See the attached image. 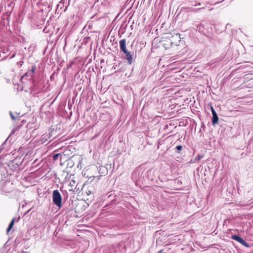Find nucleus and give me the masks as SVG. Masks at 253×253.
Segmentation results:
<instances>
[{"label": "nucleus", "instance_id": "nucleus-19", "mask_svg": "<svg viewBox=\"0 0 253 253\" xmlns=\"http://www.w3.org/2000/svg\"><path fill=\"white\" fill-rule=\"evenodd\" d=\"M62 154L61 153H56L53 155L52 158L54 161H56L58 159L59 157H60L61 159Z\"/></svg>", "mask_w": 253, "mask_h": 253}, {"label": "nucleus", "instance_id": "nucleus-8", "mask_svg": "<svg viewBox=\"0 0 253 253\" xmlns=\"http://www.w3.org/2000/svg\"><path fill=\"white\" fill-rule=\"evenodd\" d=\"M62 197L58 190H54L52 193V202L58 208L60 209L62 205Z\"/></svg>", "mask_w": 253, "mask_h": 253}, {"label": "nucleus", "instance_id": "nucleus-26", "mask_svg": "<svg viewBox=\"0 0 253 253\" xmlns=\"http://www.w3.org/2000/svg\"><path fill=\"white\" fill-rule=\"evenodd\" d=\"M78 190H79V188L77 189V187H76L74 190L72 188H71V189H69V190L70 191H76V192H78Z\"/></svg>", "mask_w": 253, "mask_h": 253}, {"label": "nucleus", "instance_id": "nucleus-5", "mask_svg": "<svg viewBox=\"0 0 253 253\" xmlns=\"http://www.w3.org/2000/svg\"><path fill=\"white\" fill-rule=\"evenodd\" d=\"M14 189L13 184L10 181L1 180L0 181V193L7 194L11 192Z\"/></svg>", "mask_w": 253, "mask_h": 253}, {"label": "nucleus", "instance_id": "nucleus-12", "mask_svg": "<svg viewBox=\"0 0 253 253\" xmlns=\"http://www.w3.org/2000/svg\"><path fill=\"white\" fill-rule=\"evenodd\" d=\"M212 124L213 126L215 124H217L218 122V117L217 114L216 113V111H213L212 113Z\"/></svg>", "mask_w": 253, "mask_h": 253}, {"label": "nucleus", "instance_id": "nucleus-15", "mask_svg": "<svg viewBox=\"0 0 253 253\" xmlns=\"http://www.w3.org/2000/svg\"><path fill=\"white\" fill-rule=\"evenodd\" d=\"M67 3V0H61L59 3L57 5V9H56V10H57V9H62L64 6H65V4H66Z\"/></svg>", "mask_w": 253, "mask_h": 253}, {"label": "nucleus", "instance_id": "nucleus-20", "mask_svg": "<svg viewBox=\"0 0 253 253\" xmlns=\"http://www.w3.org/2000/svg\"><path fill=\"white\" fill-rule=\"evenodd\" d=\"M28 78L27 79L28 80H30V73L28 71L27 72H26L22 77H21V81H22L23 80H24L26 78Z\"/></svg>", "mask_w": 253, "mask_h": 253}, {"label": "nucleus", "instance_id": "nucleus-2", "mask_svg": "<svg viewBox=\"0 0 253 253\" xmlns=\"http://www.w3.org/2000/svg\"><path fill=\"white\" fill-rule=\"evenodd\" d=\"M145 173V164H141L138 167L136 168L133 171L131 174V178L135 182L136 185L138 182H146L144 176Z\"/></svg>", "mask_w": 253, "mask_h": 253}, {"label": "nucleus", "instance_id": "nucleus-23", "mask_svg": "<svg viewBox=\"0 0 253 253\" xmlns=\"http://www.w3.org/2000/svg\"><path fill=\"white\" fill-rule=\"evenodd\" d=\"M75 181L74 180H72L68 184V186L71 187V188H72V187L75 186Z\"/></svg>", "mask_w": 253, "mask_h": 253}, {"label": "nucleus", "instance_id": "nucleus-30", "mask_svg": "<svg viewBox=\"0 0 253 253\" xmlns=\"http://www.w3.org/2000/svg\"><path fill=\"white\" fill-rule=\"evenodd\" d=\"M84 253V251H80L79 250L77 251L76 252H75L74 253Z\"/></svg>", "mask_w": 253, "mask_h": 253}, {"label": "nucleus", "instance_id": "nucleus-16", "mask_svg": "<svg viewBox=\"0 0 253 253\" xmlns=\"http://www.w3.org/2000/svg\"><path fill=\"white\" fill-rule=\"evenodd\" d=\"M36 69V66L35 65L32 66L31 69L28 71L30 73V80L33 79V78L34 77V73H35Z\"/></svg>", "mask_w": 253, "mask_h": 253}, {"label": "nucleus", "instance_id": "nucleus-6", "mask_svg": "<svg viewBox=\"0 0 253 253\" xmlns=\"http://www.w3.org/2000/svg\"><path fill=\"white\" fill-rule=\"evenodd\" d=\"M144 176L146 182L149 180L153 181L156 177V170L154 168H148L145 164Z\"/></svg>", "mask_w": 253, "mask_h": 253}, {"label": "nucleus", "instance_id": "nucleus-11", "mask_svg": "<svg viewBox=\"0 0 253 253\" xmlns=\"http://www.w3.org/2000/svg\"><path fill=\"white\" fill-rule=\"evenodd\" d=\"M57 242L58 244H59L60 246L62 247H68V246H71V248H73L72 247V245H74L73 244L71 243L69 241H66L63 240V239H59L57 240Z\"/></svg>", "mask_w": 253, "mask_h": 253}, {"label": "nucleus", "instance_id": "nucleus-21", "mask_svg": "<svg viewBox=\"0 0 253 253\" xmlns=\"http://www.w3.org/2000/svg\"><path fill=\"white\" fill-rule=\"evenodd\" d=\"M182 149V145H178L175 147V152L177 153H179L180 151Z\"/></svg>", "mask_w": 253, "mask_h": 253}, {"label": "nucleus", "instance_id": "nucleus-35", "mask_svg": "<svg viewBox=\"0 0 253 253\" xmlns=\"http://www.w3.org/2000/svg\"><path fill=\"white\" fill-rule=\"evenodd\" d=\"M58 149H57V150H55V151H54V152H58Z\"/></svg>", "mask_w": 253, "mask_h": 253}, {"label": "nucleus", "instance_id": "nucleus-27", "mask_svg": "<svg viewBox=\"0 0 253 253\" xmlns=\"http://www.w3.org/2000/svg\"><path fill=\"white\" fill-rule=\"evenodd\" d=\"M20 217L19 216L17 218L14 217V218H12V219H14V222L15 221L16 222H18L19 221V220L20 219Z\"/></svg>", "mask_w": 253, "mask_h": 253}, {"label": "nucleus", "instance_id": "nucleus-10", "mask_svg": "<svg viewBox=\"0 0 253 253\" xmlns=\"http://www.w3.org/2000/svg\"><path fill=\"white\" fill-rule=\"evenodd\" d=\"M231 238L233 240H234L246 247H251L253 246V244L251 243H248L246 242L245 240H244L241 237H240L239 235L235 234L231 236Z\"/></svg>", "mask_w": 253, "mask_h": 253}, {"label": "nucleus", "instance_id": "nucleus-4", "mask_svg": "<svg viewBox=\"0 0 253 253\" xmlns=\"http://www.w3.org/2000/svg\"><path fill=\"white\" fill-rule=\"evenodd\" d=\"M197 30L202 34L208 36L212 32V25L208 22H203L197 26Z\"/></svg>", "mask_w": 253, "mask_h": 253}, {"label": "nucleus", "instance_id": "nucleus-28", "mask_svg": "<svg viewBox=\"0 0 253 253\" xmlns=\"http://www.w3.org/2000/svg\"><path fill=\"white\" fill-rule=\"evenodd\" d=\"M23 63H24V62H23V61H20L18 62L17 63V64H18V65H20V66H22V65H23Z\"/></svg>", "mask_w": 253, "mask_h": 253}, {"label": "nucleus", "instance_id": "nucleus-17", "mask_svg": "<svg viewBox=\"0 0 253 253\" xmlns=\"http://www.w3.org/2000/svg\"><path fill=\"white\" fill-rule=\"evenodd\" d=\"M204 157V156L202 155H198L194 159V161H193L192 160H191L190 162V163H195L196 162V161H199L200 160H201L202 158H203Z\"/></svg>", "mask_w": 253, "mask_h": 253}, {"label": "nucleus", "instance_id": "nucleus-13", "mask_svg": "<svg viewBox=\"0 0 253 253\" xmlns=\"http://www.w3.org/2000/svg\"><path fill=\"white\" fill-rule=\"evenodd\" d=\"M50 138V134H43L41 138V141L42 143H44L48 140Z\"/></svg>", "mask_w": 253, "mask_h": 253}, {"label": "nucleus", "instance_id": "nucleus-25", "mask_svg": "<svg viewBox=\"0 0 253 253\" xmlns=\"http://www.w3.org/2000/svg\"><path fill=\"white\" fill-rule=\"evenodd\" d=\"M9 115L10 116V117L12 120H15L16 119L15 117L13 114L12 112L11 111H9Z\"/></svg>", "mask_w": 253, "mask_h": 253}, {"label": "nucleus", "instance_id": "nucleus-24", "mask_svg": "<svg viewBox=\"0 0 253 253\" xmlns=\"http://www.w3.org/2000/svg\"><path fill=\"white\" fill-rule=\"evenodd\" d=\"M245 76L246 77V79H250L251 80H253V74H247Z\"/></svg>", "mask_w": 253, "mask_h": 253}, {"label": "nucleus", "instance_id": "nucleus-31", "mask_svg": "<svg viewBox=\"0 0 253 253\" xmlns=\"http://www.w3.org/2000/svg\"><path fill=\"white\" fill-rule=\"evenodd\" d=\"M15 56V53H13L12 54L10 57H9V59H12L13 58H14V57Z\"/></svg>", "mask_w": 253, "mask_h": 253}, {"label": "nucleus", "instance_id": "nucleus-32", "mask_svg": "<svg viewBox=\"0 0 253 253\" xmlns=\"http://www.w3.org/2000/svg\"><path fill=\"white\" fill-rule=\"evenodd\" d=\"M163 252V250H161L160 251H159L158 253H162V252Z\"/></svg>", "mask_w": 253, "mask_h": 253}, {"label": "nucleus", "instance_id": "nucleus-33", "mask_svg": "<svg viewBox=\"0 0 253 253\" xmlns=\"http://www.w3.org/2000/svg\"><path fill=\"white\" fill-rule=\"evenodd\" d=\"M30 210H31L30 209H29V210H28V211H27L25 213V214H26L28 213V212L30 211Z\"/></svg>", "mask_w": 253, "mask_h": 253}, {"label": "nucleus", "instance_id": "nucleus-7", "mask_svg": "<svg viewBox=\"0 0 253 253\" xmlns=\"http://www.w3.org/2000/svg\"><path fill=\"white\" fill-rule=\"evenodd\" d=\"M107 201L108 203L105 205V207L108 208H113L117 204H119L120 201V199L118 196L116 195L112 194H110L108 196Z\"/></svg>", "mask_w": 253, "mask_h": 253}, {"label": "nucleus", "instance_id": "nucleus-9", "mask_svg": "<svg viewBox=\"0 0 253 253\" xmlns=\"http://www.w3.org/2000/svg\"><path fill=\"white\" fill-rule=\"evenodd\" d=\"M30 93L33 96H36L41 91V88L40 87L39 84L33 80L32 85L30 87Z\"/></svg>", "mask_w": 253, "mask_h": 253}, {"label": "nucleus", "instance_id": "nucleus-14", "mask_svg": "<svg viewBox=\"0 0 253 253\" xmlns=\"http://www.w3.org/2000/svg\"><path fill=\"white\" fill-rule=\"evenodd\" d=\"M60 190L62 192L63 200L66 201L68 198V193L67 190H63V187L60 188Z\"/></svg>", "mask_w": 253, "mask_h": 253}, {"label": "nucleus", "instance_id": "nucleus-1", "mask_svg": "<svg viewBox=\"0 0 253 253\" xmlns=\"http://www.w3.org/2000/svg\"><path fill=\"white\" fill-rule=\"evenodd\" d=\"M18 159H15L8 162V164H3L0 162V172L3 175H11L12 172L19 170V164L18 162Z\"/></svg>", "mask_w": 253, "mask_h": 253}, {"label": "nucleus", "instance_id": "nucleus-29", "mask_svg": "<svg viewBox=\"0 0 253 253\" xmlns=\"http://www.w3.org/2000/svg\"><path fill=\"white\" fill-rule=\"evenodd\" d=\"M210 108H211L212 113H213V111H215V110H214V109L213 108V107L211 105L210 106Z\"/></svg>", "mask_w": 253, "mask_h": 253}, {"label": "nucleus", "instance_id": "nucleus-22", "mask_svg": "<svg viewBox=\"0 0 253 253\" xmlns=\"http://www.w3.org/2000/svg\"><path fill=\"white\" fill-rule=\"evenodd\" d=\"M10 15V12H6V14L3 15V19H5V17L6 16V20L7 21L8 23H9V21Z\"/></svg>", "mask_w": 253, "mask_h": 253}, {"label": "nucleus", "instance_id": "nucleus-3", "mask_svg": "<svg viewBox=\"0 0 253 253\" xmlns=\"http://www.w3.org/2000/svg\"><path fill=\"white\" fill-rule=\"evenodd\" d=\"M119 44L120 51L125 55V59L126 60L127 64L128 65H131L134 61L133 53H131V52L129 51L127 49L126 46V40H121L119 42Z\"/></svg>", "mask_w": 253, "mask_h": 253}, {"label": "nucleus", "instance_id": "nucleus-18", "mask_svg": "<svg viewBox=\"0 0 253 253\" xmlns=\"http://www.w3.org/2000/svg\"><path fill=\"white\" fill-rule=\"evenodd\" d=\"M14 219H12L8 225V228H7V230H6L7 234H8V233L11 230V229L12 228V227L14 225Z\"/></svg>", "mask_w": 253, "mask_h": 253}, {"label": "nucleus", "instance_id": "nucleus-34", "mask_svg": "<svg viewBox=\"0 0 253 253\" xmlns=\"http://www.w3.org/2000/svg\"><path fill=\"white\" fill-rule=\"evenodd\" d=\"M67 6H66L65 9L63 10L65 11L67 9Z\"/></svg>", "mask_w": 253, "mask_h": 253}]
</instances>
